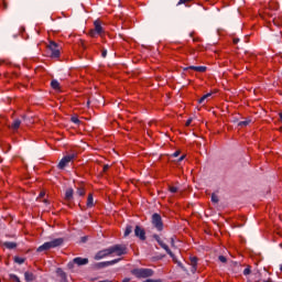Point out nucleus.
<instances>
[{
  "instance_id": "55",
  "label": "nucleus",
  "mask_w": 282,
  "mask_h": 282,
  "mask_svg": "<svg viewBox=\"0 0 282 282\" xmlns=\"http://www.w3.org/2000/svg\"><path fill=\"white\" fill-rule=\"evenodd\" d=\"M280 271L282 272V265L280 267Z\"/></svg>"
},
{
  "instance_id": "30",
  "label": "nucleus",
  "mask_w": 282,
  "mask_h": 282,
  "mask_svg": "<svg viewBox=\"0 0 282 282\" xmlns=\"http://www.w3.org/2000/svg\"><path fill=\"white\" fill-rule=\"evenodd\" d=\"M218 261H220V263H227L228 259L225 256H219Z\"/></svg>"
},
{
  "instance_id": "19",
  "label": "nucleus",
  "mask_w": 282,
  "mask_h": 282,
  "mask_svg": "<svg viewBox=\"0 0 282 282\" xmlns=\"http://www.w3.org/2000/svg\"><path fill=\"white\" fill-rule=\"evenodd\" d=\"M161 248L165 250V252L171 257V259L175 260V254L173 253V251H171V249L169 248V245H163Z\"/></svg>"
},
{
  "instance_id": "10",
  "label": "nucleus",
  "mask_w": 282,
  "mask_h": 282,
  "mask_svg": "<svg viewBox=\"0 0 282 282\" xmlns=\"http://www.w3.org/2000/svg\"><path fill=\"white\" fill-rule=\"evenodd\" d=\"M73 263L76 265H87V263H89V259L77 257L73 259Z\"/></svg>"
},
{
  "instance_id": "39",
  "label": "nucleus",
  "mask_w": 282,
  "mask_h": 282,
  "mask_svg": "<svg viewBox=\"0 0 282 282\" xmlns=\"http://www.w3.org/2000/svg\"><path fill=\"white\" fill-rule=\"evenodd\" d=\"M101 57H102V58H107V50H106V48H104V50L101 51Z\"/></svg>"
},
{
  "instance_id": "53",
  "label": "nucleus",
  "mask_w": 282,
  "mask_h": 282,
  "mask_svg": "<svg viewBox=\"0 0 282 282\" xmlns=\"http://www.w3.org/2000/svg\"><path fill=\"white\" fill-rule=\"evenodd\" d=\"M99 282H111V281H109V280H104V281H99Z\"/></svg>"
},
{
  "instance_id": "22",
  "label": "nucleus",
  "mask_w": 282,
  "mask_h": 282,
  "mask_svg": "<svg viewBox=\"0 0 282 282\" xmlns=\"http://www.w3.org/2000/svg\"><path fill=\"white\" fill-rule=\"evenodd\" d=\"M24 279H25L26 282H32V281H34V274L26 271L24 273Z\"/></svg>"
},
{
  "instance_id": "44",
  "label": "nucleus",
  "mask_w": 282,
  "mask_h": 282,
  "mask_svg": "<svg viewBox=\"0 0 282 282\" xmlns=\"http://www.w3.org/2000/svg\"><path fill=\"white\" fill-rule=\"evenodd\" d=\"M172 155H173V158H178L180 156V151L174 152Z\"/></svg>"
},
{
  "instance_id": "52",
  "label": "nucleus",
  "mask_w": 282,
  "mask_h": 282,
  "mask_svg": "<svg viewBox=\"0 0 282 282\" xmlns=\"http://www.w3.org/2000/svg\"><path fill=\"white\" fill-rule=\"evenodd\" d=\"M280 121L282 122V112H279Z\"/></svg>"
},
{
  "instance_id": "28",
  "label": "nucleus",
  "mask_w": 282,
  "mask_h": 282,
  "mask_svg": "<svg viewBox=\"0 0 282 282\" xmlns=\"http://www.w3.org/2000/svg\"><path fill=\"white\" fill-rule=\"evenodd\" d=\"M189 3L188 0H180L176 6H186V8H191V6L186 4Z\"/></svg>"
},
{
  "instance_id": "26",
  "label": "nucleus",
  "mask_w": 282,
  "mask_h": 282,
  "mask_svg": "<svg viewBox=\"0 0 282 282\" xmlns=\"http://www.w3.org/2000/svg\"><path fill=\"white\" fill-rule=\"evenodd\" d=\"M76 195H78V197H84L85 188L78 187L77 191H76Z\"/></svg>"
},
{
  "instance_id": "6",
  "label": "nucleus",
  "mask_w": 282,
  "mask_h": 282,
  "mask_svg": "<svg viewBox=\"0 0 282 282\" xmlns=\"http://www.w3.org/2000/svg\"><path fill=\"white\" fill-rule=\"evenodd\" d=\"M74 158H76V155H74V154H69V155L64 156V158L59 161L57 167H58L61 171H63V169H65V166H67V164H69V162H72V161L74 160Z\"/></svg>"
},
{
  "instance_id": "51",
  "label": "nucleus",
  "mask_w": 282,
  "mask_h": 282,
  "mask_svg": "<svg viewBox=\"0 0 282 282\" xmlns=\"http://www.w3.org/2000/svg\"><path fill=\"white\" fill-rule=\"evenodd\" d=\"M129 281H131V279H129V278H124V279L122 280V282H129Z\"/></svg>"
},
{
  "instance_id": "20",
  "label": "nucleus",
  "mask_w": 282,
  "mask_h": 282,
  "mask_svg": "<svg viewBox=\"0 0 282 282\" xmlns=\"http://www.w3.org/2000/svg\"><path fill=\"white\" fill-rule=\"evenodd\" d=\"M210 96H213V93H208V94L204 95L200 99H198V105H204V102H206V100H208V98H210Z\"/></svg>"
},
{
  "instance_id": "36",
  "label": "nucleus",
  "mask_w": 282,
  "mask_h": 282,
  "mask_svg": "<svg viewBox=\"0 0 282 282\" xmlns=\"http://www.w3.org/2000/svg\"><path fill=\"white\" fill-rule=\"evenodd\" d=\"M153 239H155L158 243L162 241V238H160L158 234L153 235Z\"/></svg>"
},
{
  "instance_id": "23",
  "label": "nucleus",
  "mask_w": 282,
  "mask_h": 282,
  "mask_svg": "<svg viewBox=\"0 0 282 282\" xmlns=\"http://www.w3.org/2000/svg\"><path fill=\"white\" fill-rule=\"evenodd\" d=\"M133 232V226L127 225L123 237H129Z\"/></svg>"
},
{
  "instance_id": "29",
  "label": "nucleus",
  "mask_w": 282,
  "mask_h": 282,
  "mask_svg": "<svg viewBox=\"0 0 282 282\" xmlns=\"http://www.w3.org/2000/svg\"><path fill=\"white\" fill-rule=\"evenodd\" d=\"M212 202L213 204H219V196H217L216 194H212Z\"/></svg>"
},
{
  "instance_id": "41",
  "label": "nucleus",
  "mask_w": 282,
  "mask_h": 282,
  "mask_svg": "<svg viewBox=\"0 0 282 282\" xmlns=\"http://www.w3.org/2000/svg\"><path fill=\"white\" fill-rule=\"evenodd\" d=\"M87 239H88L87 236L82 237V238H80L82 243H87Z\"/></svg>"
},
{
  "instance_id": "56",
  "label": "nucleus",
  "mask_w": 282,
  "mask_h": 282,
  "mask_svg": "<svg viewBox=\"0 0 282 282\" xmlns=\"http://www.w3.org/2000/svg\"><path fill=\"white\" fill-rule=\"evenodd\" d=\"M89 102H90V101L88 100V101H87V105H89Z\"/></svg>"
},
{
  "instance_id": "50",
  "label": "nucleus",
  "mask_w": 282,
  "mask_h": 282,
  "mask_svg": "<svg viewBox=\"0 0 282 282\" xmlns=\"http://www.w3.org/2000/svg\"><path fill=\"white\" fill-rule=\"evenodd\" d=\"M3 9L8 10V3L3 2Z\"/></svg>"
},
{
  "instance_id": "4",
  "label": "nucleus",
  "mask_w": 282,
  "mask_h": 282,
  "mask_svg": "<svg viewBox=\"0 0 282 282\" xmlns=\"http://www.w3.org/2000/svg\"><path fill=\"white\" fill-rule=\"evenodd\" d=\"M122 261L121 258H117L110 261L97 262L94 264L95 270H102L104 268H109V265H116V263H120Z\"/></svg>"
},
{
  "instance_id": "7",
  "label": "nucleus",
  "mask_w": 282,
  "mask_h": 282,
  "mask_svg": "<svg viewBox=\"0 0 282 282\" xmlns=\"http://www.w3.org/2000/svg\"><path fill=\"white\" fill-rule=\"evenodd\" d=\"M134 236L138 237L141 241H147V231L144 228L138 225L134 228Z\"/></svg>"
},
{
  "instance_id": "43",
  "label": "nucleus",
  "mask_w": 282,
  "mask_h": 282,
  "mask_svg": "<svg viewBox=\"0 0 282 282\" xmlns=\"http://www.w3.org/2000/svg\"><path fill=\"white\" fill-rule=\"evenodd\" d=\"M239 39L238 37H234L232 42H234V45H237V43H239Z\"/></svg>"
},
{
  "instance_id": "47",
  "label": "nucleus",
  "mask_w": 282,
  "mask_h": 282,
  "mask_svg": "<svg viewBox=\"0 0 282 282\" xmlns=\"http://www.w3.org/2000/svg\"><path fill=\"white\" fill-rule=\"evenodd\" d=\"M42 203H43V204H50V200H47V198H43V199H42Z\"/></svg>"
},
{
  "instance_id": "11",
  "label": "nucleus",
  "mask_w": 282,
  "mask_h": 282,
  "mask_svg": "<svg viewBox=\"0 0 282 282\" xmlns=\"http://www.w3.org/2000/svg\"><path fill=\"white\" fill-rule=\"evenodd\" d=\"M95 25V32L100 36V34H102L105 32V29H102V24H100L99 20H96L94 22Z\"/></svg>"
},
{
  "instance_id": "49",
  "label": "nucleus",
  "mask_w": 282,
  "mask_h": 282,
  "mask_svg": "<svg viewBox=\"0 0 282 282\" xmlns=\"http://www.w3.org/2000/svg\"><path fill=\"white\" fill-rule=\"evenodd\" d=\"M184 158H186V155L180 156L178 162H182L184 160Z\"/></svg>"
},
{
  "instance_id": "3",
  "label": "nucleus",
  "mask_w": 282,
  "mask_h": 282,
  "mask_svg": "<svg viewBox=\"0 0 282 282\" xmlns=\"http://www.w3.org/2000/svg\"><path fill=\"white\" fill-rule=\"evenodd\" d=\"M110 254H116L117 257H122L127 254V245H115L109 247Z\"/></svg>"
},
{
  "instance_id": "18",
  "label": "nucleus",
  "mask_w": 282,
  "mask_h": 282,
  "mask_svg": "<svg viewBox=\"0 0 282 282\" xmlns=\"http://www.w3.org/2000/svg\"><path fill=\"white\" fill-rule=\"evenodd\" d=\"M4 248H7L8 250H14V248H17V242H10V241H6L3 242Z\"/></svg>"
},
{
  "instance_id": "16",
  "label": "nucleus",
  "mask_w": 282,
  "mask_h": 282,
  "mask_svg": "<svg viewBox=\"0 0 282 282\" xmlns=\"http://www.w3.org/2000/svg\"><path fill=\"white\" fill-rule=\"evenodd\" d=\"M56 274H57V276L61 278V281H65V279H67V274L61 268L56 269Z\"/></svg>"
},
{
  "instance_id": "34",
  "label": "nucleus",
  "mask_w": 282,
  "mask_h": 282,
  "mask_svg": "<svg viewBox=\"0 0 282 282\" xmlns=\"http://www.w3.org/2000/svg\"><path fill=\"white\" fill-rule=\"evenodd\" d=\"M98 33L95 31V29H93V30H90L89 31V36H91L93 39H96V35H97Z\"/></svg>"
},
{
  "instance_id": "40",
  "label": "nucleus",
  "mask_w": 282,
  "mask_h": 282,
  "mask_svg": "<svg viewBox=\"0 0 282 282\" xmlns=\"http://www.w3.org/2000/svg\"><path fill=\"white\" fill-rule=\"evenodd\" d=\"M193 122V119L192 118H189V119H187V121H186V123H185V127H191V123Z\"/></svg>"
},
{
  "instance_id": "35",
  "label": "nucleus",
  "mask_w": 282,
  "mask_h": 282,
  "mask_svg": "<svg viewBox=\"0 0 282 282\" xmlns=\"http://www.w3.org/2000/svg\"><path fill=\"white\" fill-rule=\"evenodd\" d=\"M169 191H170V193H177L178 188L175 186H170Z\"/></svg>"
},
{
  "instance_id": "14",
  "label": "nucleus",
  "mask_w": 282,
  "mask_h": 282,
  "mask_svg": "<svg viewBox=\"0 0 282 282\" xmlns=\"http://www.w3.org/2000/svg\"><path fill=\"white\" fill-rule=\"evenodd\" d=\"M63 241H64L63 238H57L50 241L51 248H58V246H63Z\"/></svg>"
},
{
  "instance_id": "57",
  "label": "nucleus",
  "mask_w": 282,
  "mask_h": 282,
  "mask_svg": "<svg viewBox=\"0 0 282 282\" xmlns=\"http://www.w3.org/2000/svg\"><path fill=\"white\" fill-rule=\"evenodd\" d=\"M187 1H189V3H191V1H193V0H187Z\"/></svg>"
},
{
  "instance_id": "45",
  "label": "nucleus",
  "mask_w": 282,
  "mask_h": 282,
  "mask_svg": "<svg viewBox=\"0 0 282 282\" xmlns=\"http://www.w3.org/2000/svg\"><path fill=\"white\" fill-rule=\"evenodd\" d=\"M36 69H37V72H41L42 69H45V68H43V66H41V65H37Z\"/></svg>"
},
{
  "instance_id": "33",
  "label": "nucleus",
  "mask_w": 282,
  "mask_h": 282,
  "mask_svg": "<svg viewBox=\"0 0 282 282\" xmlns=\"http://www.w3.org/2000/svg\"><path fill=\"white\" fill-rule=\"evenodd\" d=\"M251 272H252V270L250 269V267H247V268L243 270L245 276H248V274H250Z\"/></svg>"
},
{
  "instance_id": "1",
  "label": "nucleus",
  "mask_w": 282,
  "mask_h": 282,
  "mask_svg": "<svg viewBox=\"0 0 282 282\" xmlns=\"http://www.w3.org/2000/svg\"><path fill=\"white\" fill-rule=\"evenodd\" d=\"M131 274H133V276H135L137 279H149L150 276H153L154 271L152 269L140 268L133 269L131 271Z\"/></svg>"
},
{
  "instance_id": "38",
  "label": "nucleus",
  "mask_w": 282,
  "mask_h": 282,
  "mask_svg": "<svg viewBox=\"0 0 282 282\" xmlns=\"http://www.w3.org/2000/svg\"><path fill=\"white\" fill-rule=\"evenodd\" d=\"M74 264H76V262H74V260L72 262H68L67 268H69V270H73Z\"/></svg>"
},
{
  "instance_id": "12",
  "label": "nucleus",
  "mask_w": 282,
  "mask_h": 282,
  "mask_svg": "<svg viewBox=\"0 0 282 282\" xmlns=\"http://www.w3.org/2000/svg\"><path fill=\"white\" fill-rule=\"evenodd\" d=\"M188 69H193L194 72H199L202 74L206 72V66H188L184 68V72H188Z\"/></svg>"
},
{
  "instance_id": "31",
  "label": "nucleus",
  "mask_w": 282,
  "mask_h": 282,
  "mask_svg": "<svg viewBox=\"0 0 282 282\" xmlns=\"http://www.w3.org/2000/svg\"><path fill=\"white\" fill-rule=\"evenodd\" d=\"M70 121L74 122V124H79L80 120L78 119V117H72Z\"/></svg>"
},
{
  "instance_id": "27",
  "label": "nucleus",
  "mask_w": 282,
  "mask_h": 282,
  "mask_svg": "<svg viewBox=\"0 0 282 282\" xmlns=\"http://www.w3.org/2000/svg\"><path fill=\"white\" fill-rule=\"evenodd\" d=\"M251 120L247 119L245 121H240L238 122V127H248V124H250Z\"/></svg>"
},
{
  "instance_id": "17",
  "label": "nucleus",
  "mask_w": 282,
  "mask_h": 282,
  "mask_svg": "<svg viewBox=\"0 0 282 282\" xmlns=\"http://www.w3.org/2000/svg\"><path fill=\"white\" fill-rule=\"evenodd\" d=\"M19 127H21V121L20 119H14L13 122L10 126V129H12L13 131H17V129H19Z\"/></svg>"
},
{
  "instance_id": "24",
  "label": "nucleus",
  "mask_w": 282,
  "mask_h": 282,
  "mask_svg": "<svg viewBox=\"0 0 282 282\" xmlns=\"http://www.w3.org/2000/svg\"><path fill=\"white\" fill-rule=\"evenodd\" d=\"M51 87H52V89L58 90V89H61V84L58 83V80L53 79L51 82Z\"/></svg>"
},
{
  "instance_id": "46",
  "label": "nucleus",
  "mask_w": 282,
  "mask_h": 282,
  "mask_svg": "<svg viewBox=\"0 0 282 282\" xmlns=\"http://www.w3.org/2000/svg\"><path fill=\"white\" fill-rule=\"evenodd\" d=\"M171 246L173 247V246H175V238H171Z\"/></svg>"
},
{
  "instance_id": "48",
  "label": "nucleus",
  "mask_w": 282,
  "mask_h": 282,
  "mask_svg": "<svg viewBox=\"0 0 282 282\" xmlns=\"http://www.w3.org/2000/svg\"><path fill=\"white\" fill-rule=\"evenodd\" d=\"M166 243H164V241L163 240H161L160 242H159V246H161V248L163 247V246H165Z\"/></svg>"
},
{
  "instance_id": "15",
  "label": "nucleus",
  "mask_w": 282,
  "mask_h": 282,
  "mask_svg": "<svg viewBox=\"0 0 282 282\" xmlns=\"http://www.w3.org/2000/svg\"><path fill=\"white\" fill-rule=\"evenodd\" d=\"M51 248H52V245H51L50 241L48 242H44L42 246H40L37 248V252H43L45 250H51Z\"/></svg>"
},
{
  "instance_id": "32",
  "label": "nucleus",
  "mask_w": 282,
  "mask_h": 282,
  "mask_svg": "<svg viewBox=\"0 0 282 282\" xmlns=\"http://www.w3.org/2000/svg\"><path fill=\"white\" fill-rule=\"evenodd\" d=\"M10 279H12V281H15V282H21V279H19L17 274H10Z\"/></svg>"
},
{
  "instance_id": "5",
  "label": "nucleus",
  "mask_w": 282,
  "mask_h": 282,
  "mask_svg": "<svg viewBox=\"0 0 282 282\" xmlns=\"http://www.w3.org/2000/svg\"><path fill=\"white\" fill-rule=\"evenodd\" d=\"M48 50H51L52 58H58V56H61V50L58 48V44H56V42H51Z\"/></svg>"
},
{
  "instance_id": "13",
  "label": "nucleus",
  "mask_w": 282,
  "mask_h": 282,
  "mask_svg": "<svg viewBox=\"0 0 282 282\" xmlns=\"http://www.w3.org/2000/svg\"><path fill=\"white\" fill-rule=\"evenodd\" d=\"M66 202H72L74 199V188H67L65 192Z\"/></svg>"
},
{
  "instance_id": "54",
  "label": "nucleus",
  "mask_w": 282,
  "mask_h": 282,
  "mask_svg": "<svg viewBox=\"0 0 282 282\" xmlns=\"http://www.w3.org/2000/svg\"><path fill=\"white\" fill-rule=\"evenodd\" d=\"M59 282H67V279H65V280H61Z\"/></svg>"
},
{
  "instance_id": "9",
  "label": "nucleus",
  "mask_w": 282,
  "mask_h": 282,
  "mask_svg": "<svg viewBox=\"0 0 282 282\" xmlns=\"http://www.w3.org/2000/svg\"><path fill=\"white\" fill-rule=\"evenodd\" d=\"M189 261V265H192L191 272L195 274V272H197V261H199V259H197V257H191Z\"/></svg>"
},
{
  "instance_id": "2",
  "label": "nucleus",
  "mask_w": 282,
  "mask_h": 282,
  "mask_svg": "<svg viewBox=\"0 0 282 282\" xmlns=\"http://www.w3.org/2000/svg\"><path fill=\"white\" fill-rule=\"evenodd\" d=\"M151 224L159 232H162L164 230V223L162 221V216L160 214L154 213L152 215Z\"/></svg>"
},
{
  "instance_id": "25",
  "label": "nucleus",
  "mask_w": 282,
  "mask_h": 282,
  "mask_svg": "<svg viewBox=\"0 0 282 282\" xmlns=\"http://www.w3.org/2000/svg\"><path fill=\"white\" fill-rule=\"evenodd\" d=\"M13 261H14V263H18L19 265H22V263H25V258L14 257Z\"/></svg>"
},
{
  "instance_id": "42",
  "label": "nucleus",
  "mask_w": 282,
  "mask_h": 282,
  "mask_svg": "<svg viewBox=\"0 0 282 282\" xmlns=\"http://www.w3.org/2000/svg\"><path fill=\"white\" fill-rule=\"evenodd\" d=\"M109 171V164L104 165V173H107Z\"/></svg>"
},
{
  "instance_id": "37",
  "label": "nucleus",
  "mask_w": 282,
  "mask_h": 282,
  "mask_svg": "<svg viewBox=\"0 0 282 282\" xmlns=\"http://www.w3.org/2000/svg\"><path fill=\"white\" fill-rule=\"evenodd\" d=\"M45 197V191H42L40 194H39V197L37 199H43Z\"/></svg>"
},
{
  "instance_id": "21",
  "label": "nucleus",
  "mask_w": 282,
  "mask_h": 282,
  "mask_svg": "<svg viewBox=\"0 0 282 282\" xmlns=\"http://www.w3.org/2000/svg\"><path fill=\"white\" fill-rule=\"evenodd\" d=\"M86 206H87V208H93V206H94V194L88 195Z\"/></svg>"
},
{
  "instance_id": "8",
  "label": "nucleus",
  "mask_w": 282,
  "mask_h": 282,
  "mask_svg": "<svg viewBox=\"0 0 282 282\" xmlns=\"http://www.w3.org/2000/svg\"><path fill=\"white\" fill-rule=\"evenodd\" d=\"M110 254H111V251H110V249L108 247V248H106L104 250L98 251L95 254L94 259H95V261H100V259H105L107 257H110Z\"/></svg>"
}]
</instances>
